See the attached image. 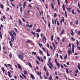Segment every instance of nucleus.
<instances>
[{"label":"nucleus","mask_w":80,"mask_h":80,"mask_svg":"<svg viewBox=\"0 0 80 80\" xmlns=\"http://www.w3.org/2000/svg\"><path fill=\"white\" fill-rule=\"evenodd\" d=\"M48 65L50 69H52V68H53V64L51 62H49V63H48Z\"/></svg>","instance_id":"f257e3e1"},{"label":"nucleus","mask_w":80,"mask_h":80,"mask_svg":"<svg viewBox=\"0 0 80 80\" xmlns=\"http://www.w3.org/2000/svg\"><path fill=\"white\" fill-rule=\"evenodd\" d=\"M42 42L44 43L47 42V38H46V37H45L44 36H43L42 38Z\"/></svg>","instance_id":"f03ea898"},{"label":"nucleus","mask_w":80,"mask_h":80,"mask_svg":"<svg viewBox=\"0 0 80 80\" xmlns=\"http://www.w3.org/2000/svg\"><path fill=\"white\" fill-rule=\"evenodd\" d=\"M68 55H70V54L72 53V50H71V49L70 48H68Z\"/></svg>","instance_id":"7ed1b4c3"},{"label":"nucleus","mask_w":80,"mask_h":80,"mask_svg":"<svg viewBox=\"0 0 80 80\" xmlns=\"http://www.w3.org/2000/svg\"><path fill=\"white\" fill-rule=\"evenodd\" d=\"M18 57L20 58V59L21 60L23 61V56L21 55H18Z\"/></svg>","instance_id":"20e7f679"},{"label":"nucleus","mask_w":80,"mask_h":80,"mask_svg":"<svg viewBox=\"0 0 80 80\" xmlns=\"http://www.w3.org/2000/svg\"><path fill=\"white\" fill-rule=\"evenodd\" d=\"M37 73L38 75H39V76H40V78L41 79H42V77L41 75L42 72H40V73H39V72H38V71H37Z\"/></svg>","instance_id":"39448f33"},{"label":"nucleus","mask_w":80,"mask_h":80,"mask_svg":"<svg viewBox=\"0 0 80 80\" xmlns=\"http://www.w3.org/2000/svg\"><path fill=\"white\" fill-rule=\"evenodd\" d=\"M12 38H11V42H13V41H14V36H12H12H11Z\"/></svg>","instance_id":"423d86ee"},{"label":"nucleus","mask_w":80,"mask_h":80,"mask_svg":"<svg viewBox=\"0 0 80 80\" xmlns=\"http://www.w3.org/2000/svg\"><path fill=\"white\" fill-rule=\"evenodd\" d=\"M67 10L68 12H70L71 10H72V8H67Z\"/></svg>","instance_id":"0eeeda50"},{"label":"nucleus","mask_w":80,"mask_h":80,"mask_svg":"<svg viewBox=\"0 0 80 80\" xmlns=\"http://www.w3.org/2000/svg\"><path fill=\"white\" fill-rule=\"evenodd\" d=\"M71 12L73 15H76V12H75L74 10L72 9L71 10Z\"/></svg>","instance_id":"6e6552de"},{"label":"nucleus","mask_w":80,"mask_h":80,"mask_svg":"<svg viewBox=\"0 0 80 80\" xmlns=\"http://www.w3.org/2000/svg\"><path fill=\"white\" fill-rule=\"evenodd\" d=\"M18 66L19 69H20V70H22V67L19 64H18Z\"/></svg>","instance_id":"1a4fd4ad"},{"label":"nucleus","mask_w":80,"mask_h":80,"mask_svg":"<svg viewBox=\"0 0 80 80\" xmlns=\"http://www.w3.org/2000/svg\"><path fill=\"white\" fill-rule=\"evenodd\" d=\"M8 73L9 77H10V78H12V76L10 75V72L8 71Z\"/></svg>","instance_id":"9d476101"},{"label":"nucleus","mask_w":80,"mask_h":80,"mask_svg":"<svg viewBox=\"0 0 80 80\" xmlns=\"http://www.w3.org/2000/svg\"><path fill=\"white\" fill-rule=\"evenodd\" d=\"M51 6L52 8H53V9H54V6L53 5V3L51 2Z\"/></svg>","instance_id":"9b49d317"},{"label":"nucleus","mask_w":80,"mask_h":80,"mask_svg":"<svg viewBox=\"0 0 80 80\" xmlns=\"http://www.w3.org/2000/svg\"><path fill=\"white\" fill-rule=\"evenodd\" d=\"M23 73L25 75H27L28 74V72L27 71H23Z\"/></svg>","instance_id":"f8f14e48"},{"label":"nucleus","mask_w":80,"mask_h":80,"mask_svg":"<svg viewBox=\"0 0 80 80\" xmlns=\"http://www.w3.org/2000/svg\"><path fill=\"white\" fill-rule=\"evenodd\" d=\"M31 33L34 35V37H35V32H33V31H31Z\"/></svg>","instance_id":"ddd939ff"},{"label":"nucleus","mask_w":80,"mask_h":80,"mask_svg":"<svg viewBox=\"0 0 80 80\" xmlns=\"http://www.w3.org/2000/svg\"><path fill=\"white\" fill-rule=\"evenodd\" d=\"M28 65H29V66L30 67H31V68H32V64H30V62H28Z\"/></svg>","instance_id":"4468645a"},{"label":"nucleus","mask_w":80,"mask_h":80,"mask_svg":"<svg viewBox=\"0 0 80 80\" xmlns=\"http://www.w3.org/2000/svg\"><path fill=\"white\" fill-rule=\"evenodd\" d=\"M62 7L63 11H65V5L63 4Z\"/></svg>","instance_id":"2eb2a0df"},{"label":"nucleus","mask_w":80,"mask_h":80,"mask_svg":"<svg viewBox=\"0 0 80 80\" xmlns=\"http://www.w3.org/2000/svg\"><path fill=\"white\" fill-rule=\"evenodd\" d=\"M21 74H22V75L23 76V77H24V78H25V79L26 78V76H25V75L23 74V73H21Z\"/></svg>","instance_id":"dca6fc26"},{"label":"nucleus","mask_w":80,"mask_h":80,"mask_svg":"<svg viewBox=\"0 0 80 80\" xmlns=\"http://www.w3.org/2000/svg\"><path fill=\"white\" fill-rule=\"evenodd\" d=\"M19 23L20 24V25H22V21L20 19H19Z\"/></svg>","instance_id":"f3484780"},{"label":"nucleus","mask_w":80,"mask_h":80,"mask_svg":"<svg viewBox=\"0 0 80 80\" xmlns=\"http://www.w3.org/2000/svg\"><path fill=\"white\" fill-rule=\"evenodd\" d=\"M71 43H69V45H68L67 46V47H70V48H71Z\"/></svg>","instance_id":"a211bd4d"},{"label":"nucleus","mask_w":80,"mask_h":80,"mask_svg":"<svg viewBox=\"0 0 80 80\" xmlns=\"http://www.w3.org/2000/svg\"><path fill=\"white\" fill-rule=\"evenodd\" d=\"M40 31L41 30L40 29H38L36 30L37 32H38V33H40Z\"/></svg>","instance_id":"6ab92c4d"},{"label":"nucleus","mask_w":80,"mask_h":80,"mask_svg":"<svg viewBox=\"0 0 80 80\" xmlns=\"http://www.w3.org/2000/svg\"><path fill=\"white\" fill-rule=\"evenodd\" d=\"M52 44L54 47V49H55V48H56V46H55V44H54V43H52Z\"/></svg>","instance_id":"aec40b11"},{"label":"nucleus","mask_w":80,"mask_h":80,"mask_svg":"<svg viewBox=\"0 0 80 80\" xmlns=\"http://www.w3.org/2000/svg\"><path fill=\"white\" fill-rule=\"evenodd\" d=\"M31 76L32 79L35 78V77H34V76H33V74H31Z\"/></svg>","instance_id":"412c9836"},{"label":"nucleus","mask_w":80,"mask_h":80,"mask_svg":"<svg viewBox=\"0 0 80 80\" xmlns=\"http://www.w3.org/2000/svg\"><path fill=\"white\" fill-rule=\"evenodd\" d=\"M36 62L38 65H40V62H39L38 60H36Z\"/></svg>","instance_id":"4be33fe9"},{"label":"nucleus","mask_w":80,"mask_h":80,"mask_svg":"<svg viewBox=\"0 0 80 80\" xmlns=\"http://www.w3.org/2000/svg\"><path fill=\"white\" fill-rule=\"evenodd\" d=\"M51 41H53V35H51Z\"/></svg>","instance_id":"5701e85b"},{"label":"nucleus","mask_w":80,"mask_h":80,"mask_svg":"<svg viewBox=\"0 0 80 80\" xmlns=\"http://www.w3.org/2000/svg\"><path fill=\"white\" fill-rule=\"evenodd\" d=\"M64 31H65L64 30H62V32H61V35H63L64 33Z\"/></svg>","instance_id":"b1692460"},{"label":"nucleus","mask_w":80,"mask_h":80,"mask_svg":"<svg viewBox=\"0 0 80 80\" xmlns=\"http://www.w3.org/2000/svg\"><path fill=\"white\" fill-rule=\"evenodd\" d=\"M26 2H24L23 5V8H25V6L26 5Z\"/></svg>","instance_id":"393cba45"},{"label":"nucleus","mask_w":80,"mask_h":80,"mask_svg":"<svg viewBox=\"0 0 80 80\" xmlns=\"http://www.w3.org/2000/svg\"><path fill=\"white\" fill-rule=\"evenodd\" d=\"M39 53H41V54H42V55H43V52H42V51H41L40 49L39 50Z\"/></svg>","instance_id":"a878e982"},{"label":"nucleus","mask_w":80,"mask_h":80,"mask_svg":"<svg viewBox=\"0 0 80 80\" xmlns=\"http://www.w3.org/2000/svg\"><path fill=\"white\" fill-rule=\"evenodd\" d=\"M46 75L47 77H48V76H49V73H48V71H47V72L46 73Z\"/></svg>","instance_id":"bb28decb"},{"label":"nucleus","mask_w":80,"mask_h":80,"mask_svg":"<svg viewBox=\"0 0 80 80\" xmlns=\"http://www.w3.org/2000/svg\"><path fill=\"white\" fill-rule=\"evenodd\" d=\"M48 27L49 28H50V23L49 22H48Z\"/></svg>","instance_id":"cd10ccee"},{"label":"nucleus","mask_w":80,"mask_h":80,"mask_svg":"<svg viewBox=\"0 0 80 80\" xmlns=\"http://www.w3.org/2000/svg\"><path fill=\"white\" fill-rule=\"evenodd\" d=\"M66 72L68 74L69 72H68V68H66Z\"/></svg>","instance_id":"c85d7f7f"},{"label":"nucleus","mask_w":80,"mask_h":80,"mask_svg":"<svg viewBox=\"0 0 80 80\" xmlns=\"http://www.w3.org/2000/svg\"><path fill=\"white\" fill-rule=\"evenodd\" d=\"M38 44L39 46L41 48V47H43V45H42L39 43H38Z\"/></svg>","instance_id":"c756f323"},{"label":"nucleus","mask_w":80,"mask_h":80,"mask_svg":"<svg viewBox=\"0 0 80 80\" xmlns=\"http://www.w3.org/2000/svg\"><path fill=\"white\" fill-rule=\"evenodd\" d=\"M46 52H47V55L48 57H49L50 56V55L49 54V53H48V50H47Z\"/></svg>","instance_id":"7c9ffc66"},{"label":"nucleus","mask_w":80,"mask_h":80,"mask_svg":"<svg viewBox=\"0 0 80 80\" xmlns=\"http://www.w3.org/2000/svg\"><path fill=\"white\" fill-rule=\"evenodd\" d=\"M9 44L10 45V46L11 47H12V42L10 41H9Z\"/></svg>","instance_id":"2f4dec72"},{"label":"nucleus","mask_w":80,"mask_h":80,"mask_svg":"<svg viewBox=\"0 0 80 80\" xmlns=\"http://www.w3.org/2000/svg\"><path fill=\"white\" fill-rule=\"evenodd\" d=\"M75 23L76 25H77L78 23V20H77L76 21H75Z\"/></svg>","instance_id":"473e14b6"},{"label":"nucleus","mask_w":80,"mask_h":80,"mask_svg":"<svg viewBox=\"0 0 80 80\" xmlns=\"http://www.w3.org/2000/svg\"><path fill=\"white\" fill-rule=\"evenodd\" d=\"M76 43L77 45L78 46V45H79V42H78V40L76 41Z\"/></svg>","instance_id":"72a5a7b5"},{"label":"nucleus","mask_w":80,"mask_h":80,"mask_svg":"<svg viewBox=\"0 0 80 80\" xmlns=\"http://www.w3.org/2000/svg\"><path fill=\"white\" fill-rule=\"evenodd\" d=\"M56 65L57 66H58V67H60V64H59L58 62H57L56 63Z\"/></svg>","instance_id":"f704fd0d"},{"label":"nucleus","mask_w":80,"mask_h":80,"mask_svg":"<svg viewBox=\"0 0 80 80\" xmlns=\"http://www.w3.org/2000/svg\"><path fill=\"white\" fill-rule=\"evenodd\" d=\"M0 37L1 39H2V33H1V32L0 31Z\"/></svg>","instance_id":"c9c22d12"},{"label":"nucleus","mask_w":80,"mask_h":80,"mask_svg":"<svg viewBox=\"0 0 80 80\" xmlns=\"http://www.w3.org/2000/svg\"><path fill=\"white\" fill-rule=\"evenodd\" d=\"M42 50H43V51L44 52H46V51H45V49L43 47L42 48Z\"/></svg>","instance_id":"e433bc0d"},{"label":"nucleus","mask_w":80,"mask_h":80,"mask_svg":"<svg viewBox=\"0 0 80 80\" xmlns=\"http://www.w3.org/2000/svg\"><path fill=\"white\" fill-rule=\"evenodd\" d=\"M57 18H56L54 21V23L55 24L57 23Z\"/></svg>","instance_id":"4c0bfd02"},{"label":"nucleus","mask_w":80,"mask_h":80,"mask_svg":"<svg viewBox=\"0 0 80 80\" xmlns=\"http://www.w3.org/2000/svg\"><path fill=\"white\" fill-rule=\"evenodd\" d=\"M49 80H52V75H50L49 78Z\"/></svg>","instance_id":"58836bf2"},{"label":"nucleus","mask_w":80,"mask_h":80,"mask_svg":"<svg viewBox=\"0 0 80 80\" xmlns=\"http://www.w3.org/2000/svg\"><path fill=\"white\" fill-rule=\"evenodd\" d=\"M71 40H72V41H73L75 40V38H74L72 37L71 38Z\"/></svg>","instance_id":"ea45409f"},{"label":"nucleus","mask_w":80,"mask_h":80,"mask_svg":"<svg viewBox=\"0 0 80 80\" xmlns=\"http://www.w3.org/2000/svg\"><path fill=\"white\" fill-rule=\"evenodd\" d=\"M44 79H48V78L47 77V76L44 75Z\"/></svg>","instance_id":"a19ab883"},{"label":"nucleus","mask_w":80,"mask_h":80,"mask_svg":"<svg viewBox=\"0 0 80 80\" xmlns=\"http://www.w3.org/2000/svg\"><path fill=\"white\" fill-rule=\"evenodd\" d=\"M32 54H33V55H36L37 54V53H36V52H32Z\"/></svg>","instance_id":"79ce46f5"},{"label":"nucleus","mask_w":80,"mask_h":80,"mask_svg":"<svg viewBox=\"0 0 80 80\" xmlns=\"http://www.w3.org/2000/svg\"><path fill=\"white\" fill-rule=\"evenodd\" d=\"M8 33H9V35H10V36H11V37H12V35L13 36V34H12L11 32H9Z\"/></svg>","instance_id":"37998d69"},{"label":"nucleus","mask_w":80,"mask_h":80,"mask_svg":"<svg viewBox=\"0 0 80 80\" xmlns=\"http://www.w3.org/2000/svg\"><path fill=\"white\" fill-rule=\"evenodd\" d=\"M37 58L38 60H39V61L40 62V57H39L38 56H37Z\"/></svg>","instance_id":"c03bdc74"},{"label":"nucleus","mask_w":80,"mask_h":80,"mask_svg":"<svg viewBox=\"0 0 80 80\" xmlns=\"http://www.w3.org/2000/svg\"><path fill=\"white\" fill-rule=\"evenodd\" d=\"M72 53H74V48H72Z\"/></svg>","instance_id":"a18cd8bd"},{"label":"nucleus","mask_w":80,"mask_h":80,"mask_svg":"<svg viewBox=\"0 0 80 80\" xmlns=\"http://www.w3.org/2000/svg\"><path fill=\"white\" fill-rule=\"evenodd\" d=\"M9 57L10 58H12V55L11 52L9 53Z\"/></svg>","instance_id":"49530a36"},{"label":"nucleus","mask_w":80,"mask_h":80,"mask_svg":"<svg viewBox=\"0 0 80 80\" xmlns=\"http://www.w3.org/2000/svg\"><path fill=\"white\" fill-rule=\"evenodd\" d=\"M4 8V7L3 6V4H1V8H2V9H3Z\"/></svg>","instance_id":"de8ad7c7"},{"label":"nucleus","mask_w":80,"mask_h":80,"mask_svg":"<svg viewBox=\"0 0 80 80\" xmlns=\"http://www.w3.org/2000/svg\"><path fill=\"white\" fill-rule=\"evenodd\" d=\"M78 69L76 70L75 73H78Z\"/></svg>","instance_id":"09e8293b"},{"label":"nucleus","mask_w":80,"mask_h":80,"mask_svg":"<svg viewBox=\"0 0 80 80\" xmlns=\"http://www.w3.org/2000/svg\"><path fill=\"white\" fill-rule=\"evenodd\" d=\"M68 57L67 54H66L65 56V57H64V59H66Z\"/></svg>","instance_id":"8fccbe9b"},{"label":"nucleus","mask_w":80,"mask_h":80,"mask_svg":"<svg viewBox=\"0 0 80 80\" xmlns=\"http://www.w3.org/2000/svg\"><path fill=\"white\" fill-rule=\"evenodd\" d=\"M32 27H33V25H32V24H31L29 26V28H32Z\"/></svg>","instance_id":"3c124183"},{"label":"nucleus","mask_w":80,"mask_h":80,"mask_svg":"<svg viewBox=\"0 0 80 80\" xmlns=\"http://www.w3.org/2000/svg\"><path fill=\"white\" fill-rule=\"evenodd\" d=\"M54 17H55V18H56V17H57V13H55L54 14Z\"/></svg>","instance_id":"603ef678"},{"label":"nucleus","mask_w":80,"mask_h":80,"mask_svg":"<svg viewBox=\"0 0 80 80\" xmlns=\"http://www.w3.org/2000/svg\"><path fill=\"white\" fill-rule=\"evenodd\" d=\"M57 25L58 26H59L60 25L59 22H58V21H57Z\"/></svg>","instance_id":"864d4df0"},{"label":"nucleus","mask_w":80,"mask_h":80,"mask_svg":"<svg viewBox=\"0 0 80 80\" xmlns=\"http://www.w3.org/2000/svg\"><path fill=\"white\" fill-rule=\"evenodd\" d=\"M30 40H28L26 41V43H30Z\"/></svg>","instance_id":"5fc2aeb1"},{"label":"nucleus","mask_w":80,"mask_h":80,"mask_svg":"<svg viewBox=\"0 0 80 80\" xmlns=\"http://www.w3.org/2000/svg\"><path fill=\"white\" fill-rule=\"evenodd\" d=\"M51 58H49L48 59V62H51Z\"/></svg>","instance_id":"6e6d98bb"},{"label":"nucleus","mask_w":80,"mask_h":80,"mask_svg":"<svg viewBox=\"0 0 80 80\" xmlns=\"http://www.w3.org/2000/svg\"><path fill=\"white\" fill-rule=\"evenodd\" d=\"M58 0V3L59 5H60V1L59 0Z\"/></svg>","instance_id":"4d7b16f0"},{"label":"nucleus","mask_w":80,"mask_h":80,"mask_svg":"<svg viewBox=\"0 0 80 80\" xmlns=\"http://www.w3.org/2000/svg\"><path fill=\"white\" fill-rule=\"evenodd\" d=\"M2 72H5V69H4V68H2Z\"/></svg>","instance_id":"13d9d810"},{"label":"nucleus","mask_w":80,"mask_h":80,"mask_svg":"<svg viewBox=\"0 0 80 80\" xmlns=\"http://www.w3.org/2000/svg\"><path fill=\"white\" fill-rule=\"evenodd\" d=\"M65 15L66 17H67V11H65Z\"/></svg>","instance_id":"bf43d9fd"},{"label":"nucleus","mask_w":80,"mask_h":80,"mask_svg":"<svg viewBox=\"0 0 80 80\" xmlns=\"http://www.w3.org/2000/svg\"><path fill=\"white\" fill-rule=\"evenodd\" d=\"M36 34L37 35V37L38 38L39 37V34H38V33H37Z\"/></svg>","instance_id":"052dcab7"},{"label":"nucleus","mask_w":80,"mask_h":80,"mask_svg":"<svg viewBox=\"0 0 80 80\" xmlns=\"http://www.w3.org/2000/svg\"><path fill=\"white\" fill-rule=\"evenodd\" d=\"M62 22H64V17H63V16H62Z\"/></svg>","instance_id":"680f3d73"},{"label":"nucleus","mask_w":80,"mask_h":80,"mask_svg":"<svg viewBox=\"0 0 80 80\" xmlns=\"http://www.w3.org/2000/svg\"><path fill=\"white\" fill-rule=\"evenodd\" d=\"M60 66H61V68H63V66L62 64H61Z\"/></svg>","instance_id":"e2e57ef3"},{"label":"nucleus","mask_w":80,"mask_h":80,"mask_svg":"<svg viewBox=\"0 0 80 80\" xmlns=\"http://www.w3.org/2000/svg\"><path fill=\"white\" fill-rule=\"evenodd\" d=\"M14 30L16 32H17V29L16 28H14Z\"/></svg>","instance_id":"0e129e2a"},{"label":"nucleus","mask_w":80,"mask_h":80,"mask_svg":"<svg viewBox=\"0 0 80 80\" xmlns=\"http://www.w3.org/2000/svg\"><path fill=\"white\" fill-rule=\"evenodd\" d=\"M77 48L78 49V50H80V47L78 46L77 47Z\"/></svg>","instance_id":"69168bd1"},{"label":"nucleus","mask_w":80,"mask_h":80,"mask_svg":"<svg viewBox=\"0 0 80 80\" xmlns=\"http://www.w3.org/2000/svg\"><path fill=\"white\" fill-rule=\"evenodd\" d=\"M78 5L79 8L80 9V3H78Z\"/></svg>","instance_id":"338daca9"},{"label":"nucleus","mask_w":80,"mask_h":80,"mask_svg":"<svg viewBox=\"0 0 80 80\" xmlns=\"http://www.w3.org/2000/svg\"><path fill=\"white\" fill-rule=\"evenodd\" d=\"M78 35H80V31H78Z\"/></svg>","instance_id":"774afa93"}]
</instances>
